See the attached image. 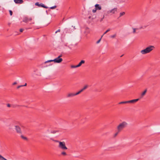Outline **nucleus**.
<instances>
[{
    "label": "nucleus",
    "instance_id": "obj_1",
    "mask_svg": "<svg viewBox=\"0 0 160 160\" xmlns=\"http://www.w3.org/2000/svg\"><path fill=\"white\" fill-rule=\"evenodd\" d=\"M155 47L153 45H149L146 47L145 49L141 51L140 52L142 54H145L150 53L154 50Z\"/></svg>",
    "mask_w": 160,
    "mask_h": 160
},
{
    "label": "nucleus",
    "instance_id": "obj_2",
    "mask_svg": "<svg viewBox=\"0 0 160 160\" xmlns=\"http://www.w3.org/2000/svg\"><path fill=\"white\" fill-rule=\"evenodd\" d=\"M128 123L126 122H123L119 124L117 127L118 131L120 132L122 129L128 126Z\"/></svg>",
    "mask_w": 160,
    "mask_h": 160
},
{
    "label": "nucleus",
    "instance_id": "obj_3",
    "mask_svg": "<svg viewBox=\"0 0 160 160\" xmlns=\"http://www.w3.org/2000/svg\"><path fill=\"white\" fill-rule=\"evenodd\" d=\"M58 143V147L63 151H65L68 149L64 142H60L58 141H56Z\"/></svg>",
    "mask_w": 160,
    "mask_h": 160
},
{
    "label": "nucleus",
    "instance_id": "obj_4",
    "mask_svg": "<svg viewBox=\"0 0 160 160\" xmlns=\"http://www.w3.org/2000/svg\"><path fill=\"white\" fill-rule=\"evenodd\" d=\"M62 56V55L61 54L60 55H59V56H58V57L54 59L48 60L47 61L45 62L44 63H46L47 62H54L55 63H60L62 61V58H60Z\"/></svg>",
    "mask_w": 160,
    "mask_h": 160
},
{
    "label": "nucleus",
    "instance_id": "obj_5",
    "mask_svg": "<svg viewBox=\"0 0 160 160\" xmlns=\"http://www.w3.org/2000/svg\"><path fill=\"white\" fill-rule=\"evenodd\" d=\"M32 19L31 18H28L27 17H25L23 18L22 21L28 23H29L31 24L32 23H33V22H32Z\"/></svg>",
    "mask_w": 160,
    "mask_h": 160
},
{
    "label": "nucleus",
    "instance_id": "obj_6",
    "mask_svg": "<svg viewBox=\"0 0 160 160\" xmlns=\"http://www.w3.org/2000/svg\"><path fill=\"white\" fill-rule=\"evenodd\" d=\"M15 129L17 133L19 134L22 133L21 129L20 127L18 125L15 126Z\"/></svg>",
    "mask_w": 160,
    "mask_h": 160
},
{
    "label": "nucleus",
    "instance_id": "obj_7",
    "mask_svg": "<svg viewBox=\"0 0 160 160\" xmlns=\"http://www.w3.org/2000/svg\"><path fill=\"white\" fill-rule=\"evenodd\" d=\"M35 5L39 7H42L45 8H48V7L44 5L43 4L41 3L39 4V2H37L35 3Z\"/></svg>",
    "mask_w": 160,
    "mask_h": 160
},
{
    "label": "nucleus",
    "instance_id": "obj_8",
    "mask_svg": "<svg viewBox=\"0 0 160 160\" xmlns=\"http://www.w3.org/2000/svg\"><path fill=\"white\" fill-rule=\"evenodd\" d=\"M117 11V8H114L111 10H108L107 12V13L108 14H114Z\"/></svg>",
    "mask_w": 160,
    "mask_h": 160
},
{
    "label": "nucleus",
    "instance_id": "obj_9",
    "mask_svg": "<svg viewBox=\"0 0 160 160\" xmlns=\"http://www.w3.org/2000/svg\"><path fill=\"white\" fill-rule=\"evenodd\" d=\"M76 95L75 93L72 92L68 93L66 97L68 98L72 97H74Z\"/></svg>",
    "mask_w": 160,
    "mask_h": 160
},
{
    "label": "nucleus",
    "instance_id": "obj_10",
    "mask_svg": "<svg viewBox=\"0 0 160 160\" xmlns=\"http://www.w3.org/2000/svg\"><path fill=\"white\" fill-rule=\"evenodd\" d=\"M23 31H13V34L16 36L20 34Z\"/></svg>",
    "mask_w": 160,
    "mask_h": 160
},
{
    "label": "nucleus",
    "instance_id": "obj_11",
    "mask_svg": "<svg viewBox=\"0 0 160 160\" xmlns=\"http://www.w3.org/2000/svg\"><path fill=\"white\" fill-rule=\"evenodd\" d=\"M139 100V99H133L129 101H128V103H135L137 102Z\"/></svg>",
    "mask_w": 160,
    "mask_h": 160
},
{
    "label": "nucleus",
    "instance_id": "obj_12",
    "mask_svg": "<svg viewBox=\"0 0 160 160\" xmlns=\"http://www.w3.org/2000/svg\"><path fill=\"white\" fill-rule=\"evenodd\" d=\"M14 1L16 4H22L23 2L22 0H14Z\"/></svg>",
    "mask_w": 160,
    "mask_h": 160
},
{
    "label": "nucleus",
    "instance_id": "obj_13",
    "mask_svg": "<svg viewBox=\"0 0 160 160\" xmlns=\"http://www.w3.org/2000/svg\"><path fill=\"white\" fill-rule=\"evenodd\" d=\"M146 27H147L146 26L143 25V26H142L139 27L137 29H146Z\"/></svg>",
    "mask_w": 160,
    "mask_h": 160
},
{
    "label": "nucleus",
    "instance_id": "obj_14",
    "mask_svg": "<svg viewBox=\"0 0 160 160\" xmlns=\"http://www.w3.org/2000/svg\"><path fill=\"white\" fill-rule=\"evenodd\" d=\"M85 61L83 60H82L81 61V62L79 63V64L77 65L78 67H79L81 66L82 64H84L85 63Z\"/></svg>",
    "mask_w": 160,
    "mask_h": 160
},
{
    "label": "nucleus",
    "instance_id": "obj_15",
    "mask_svg": "<svg viewBox=\"0 0 160 160\" xmlns=\"http://www.w3.org/2000/svg\"><path fill=\"white\" fill-rule=\"evenodd\" d=\"M95 9H96L100 10V6H99V4H96L95 5Z\"/></svg>",
    "mask_w": 160,
    "mask_h": 160
},
{
    "label": "nucleus",
    "instance_id": "obj_16",
    "mask_svg": "<svg viewBox=\"0 0 160 160\" xmlns=\"http://www.w3.org/2000/svg\"><path fill=\"white\" fill-rule=\"evenodd\" d=\"M95 9H96L100 10V6H99V4H96L95 5Z\"/></svg>",
    "mask_w": 160,
    "mask_h": 160
},
{
    "label": "nucleus",
    "instance_id": "obj_17",
    "mask_svg": "<svg viewBox=\"0 0 160 160\" xmlns=\"http://www.w3.org/2000/svg\"><path fill=\"white\" fill-rule=\"evenodd\" d=\"M65 151H63L61 152V155L63 156H66L67 155V153L65 152Z\"/></svg>",
    "mask_w": 160,
    "mask_h": 160
},
{
    "label": "nucleus",
    "instance_id": "obj_18",
    "mask_svg": "<svg viewBox=\"0 0 160 160\" xmlns=\"http://www.w3.org/2000/svg\"><path fill=\"white\" fill-rule=\"evenodd\" d=\"M83 91V90H82V89H81L79 91L77 92L76 93H75L76 94V95H77L79 94L81 92H82Z\"/></svg>",
    "mask_w": 160,
    "mask_h": 160
},
{
    "label": "nucleus",
    "instance_id": "obj_19",
    "mask_svg": "<svg viewBox=\"0 0 160 160\" xmlns=\"http://www.w3.org/2000/svg\"><path fill=\"white\" fill-rule=\"evenodd\" d=\"M147 89H146L145 90H144V91L143 92H142V93L141 94V96L142 97H143L145 94L147 92Z\"/></svg>",
    "mask_w": 160,
    "mask_h": 160
},
{
    "label": "nucleus",
    "instance_id": "obj_20",
    "mask_svg": "<svg viewBox=\"0 0 160 160\" xmlns=\"http://www.w3.org/2000/svg\"><path fill=\"white\" fill-rule=\"evenodd\" d=\"M0 160H7L6 158L2 157L0 154Z\"/></svg>",
    "mask_w": 160,
    "mask_h": 160
},
{
    "label": "nucleus",
    "instance_id": "obj_21",
    "mask_svg": "<svg viewBox=\"0 0 160 160\" xmlns=\"http://www.w3.org/2000/svg\"><path fill=\"white\" fill-rule=\"evenodd\" d=\"M21 137L22 139L24 140H27V137L24 136L23 135H21Z\"/></svg>",
    "mask_w": 160,
    "mask_h": 160
},
{
    "label": "nucleus",
    "instance_id": "obj_22",
    "mask_svg": "<svg viewBox=\"0 0 160 160\" xmlns=\"http://www.w3.org/2000/svg\"><path fill=\"white\" fill-rule=\"evenodd\" d=\"M88 87V85H86L85 86H84V87L82 88V89L83 90V91L84 90L87 88Z\"/></svg>",
    "mask_w": 160,
    "mask_h": 160
},
{
    "label": "nucleus",
    "instance_id": "obj_23",
    "mask_svg": "<svg viewBox=\"0 0 160 160\" xmlns=\"http://www.w3.org/2000/svg\"><path fill=\"white\" fill-rule=\"evenodd\" d=\"M126 103H128V101H124V102H122L119 103V104H125Z\"/></svg>",
    "mask_w": 160,
    "mask_h": 160
},
{
    "label": "nucleus",
    "instance_id": "obj_24",
    "mask_svg": "<svg viewBox=\"0 0 160 160\" xmlns=\"http://www.w3.org/2000/svg\"><path fill=\"white\" fill-rule=\"evenodd\" d=\"M89 33L88 31H85L84 32V33L85 35H87Z\"/></svg>",
    "mask_w": 160,
    "mask_h": 160
},
{
    "label": "nucleus",
    "instance_id": "obj_25",
    "mask_svg": "<svg viewBox=\"0 0 160 160\" xmlns=\"http://www.w3.org/2000/svg\"><path fill=\"white\" fill-rule=\"evenodd\" d=\"M77 67H78V65H72L71 66V68H77Z\"/></svg>",
    "mask_w": 160,
    "mask_h": 160
},
{
    "label": "nucleus",
    "instance_id": "obj_26",
    "mask_svg": "<svg viewBox=\"0 0 160 160\" xmlns=\"http://www.w3.org/2000/svg\"><path fill=\"white\" fill-rule=\"evenodd\" d=\"M125 14V13L124 12H122L120 13V17H121L122 16L124 15Z\"/></svg>",
    "mask_w": 160,
    "mask_h": 160
},
{
    "label": "nucleus",
    "instance_id": "obj_27",
    "mask_svg": "<svg viewBox=\"0 0 160 160\" xmlns=\"http://www.w3.org/2000/svg\"><path fill=\"white\" fill-rule=\"evenodd\" d=\"M118 132H118H116V133H115L114 134V137H116L117 135L118 134V133L119 132Z\"/></svg>",
    "mask_w": 160,
    "mask_h": 160
},
{
    "label": "nucleus",
    "instance_id": "obj_28",
    "mask_svg": "<svg viewBox=\"0 0 160 160\" xmlns=\"http://www.w3.org/2000/svg\"><path fill=\"white\" fill-rule=\"evenodd\" d=\"M9 13H10V14L11 16H12V12L11 10H9Z\"/></svg>",
    "mask_w": 160,
    "mask_h": 160
},
{
    "label": "nucleus",
    "instance_id": "obj_29",
    "mask_svg": "<svg viewBox=\"0 0 160 160\" xmlns=\"http://www.w3.org/2000/svg\"><path fill=\"white\" fill-rule=\"evenodd\" d=\"M56 7H57V6H54L51 7L50 8L51 9H53L55 8Z\"/></svg>",
    "mask_w": 160,
    "mask_h": 160
},
{
    "label": "nucleus",
    "instance_id": "obj_30",
    "mask_svg": "<svg viewBox=\"0 0 160 160\" xmlns=\"http://www.w3.org/2000/svg\"><path fill=\"white\" fill-rule=\"evenodd\" d=\"M97 10V9L94 8V9H93L92 10V11L93 13H95L96 12Z\"/></svg>",
    "mask_w": 160,
    "mask_h": 160
},
{
    "label": "nucleus",
    "instance_id": "obj_31",
    "mask_svg": "<svg viewBox=\"0 0 160 160\" xmlns=\"http://www.w3.org/2000/svg\"><path fill=\"white\" fill-rule=\"evenodd\" d=\"M22 87V85H19V86H18L17 87V88L18 89L19 88L21 87Z\"/></svg>",
    "mask_w": 160,
    "mask_h": 160
},
{
    "label": "nucleus",
    "instance_id": "obj_32",
    "mask_svg": "<svg viewBox=\"0 0 160 160\" xmlns=\"http://www.w3.org/2000/svg\"><path fill=\"white\" fill-rule=\"evenodd\" d=\"M7 106L8 107H11V105L10 104H7Z\"/></svg>",
    "mask_w": 160,
    "mask_h": 160
},
{
    "label": "nucleus",
    "instance_id": "obj_33",
    "mask_svg": "<svg viewBox=\"0 0 160 160\" xmlns=\"http://www.w3.org/2000/svg\"><path fill=\"white\" fill-rule=\"evenodd\" d=\"M136 32V31H132V32H131V33H135Z\"/></svg>",
    "mask_w": 160,
    "mask_h": 160
},
{
    "label": "nucleus",
    "instance_id": "obj_34",
    "mask_svg": "<svg viewBox=\"0 0 160 160\" xmlns=\"http://www.w3.org/2000/svg\"><path fill=\"white\" fill-rule=\"evenodd\" d=\"M116 36V35L115 34L113 35H112L111 36V37L112 38H114Z\"/></svg>",
    "mask_w": 160,
    "mask_h": 160
},
{
    "label": "nucleus",
    "instance_id": "obj_35",
    "mask_svg": "<svg viewBox=\"0 0 160 160\" xmlns=\"http://www.w3.org/2000/svg\"><path fill=\"white\" fill-rule=\"evenodd\" d=\"M100 42V39H99L96 42L97 44L99 43Z\"/></svg>",
    "mask_w": 160,
    "mask_h": 160
},
{
    "label": "nucleus",
    "instance_id": "obj_36",
    "mask_svg": "<svg viewBox=\"0 0 160 160\" xmlns=\"http://www.w3.org/2000/svg\"><path fill=\"white\" fill-rule=\"evenodd\" d=\"M27 83H25V84L24 85H22V87H23V86H27Z\"/></svg>",
    "mask_w": 160,
    "mask_h": 160
},
{
    "label": "nucleus",
    "instance_id": "obj_37",
    "mask_svg": "<svg viewBox=\"0 0 160 160\" xmlns=\"http://www.w3.org/2000/svg\"><path fill=\"white\" fill-rule=\"evenodd\" d=\"M17 83V82H14L13 83V85H14L16 84Z\"/></svg>",
    "mask_w": 160,
    "mask_h": 160
},
{
    "label": "nucleus",
    "instance_id": "obj_38",
    "mask_svg": "<svg viewBox=\"0 0 160 160\" xmlns=\"http://www.w3.org/2000/svg\"><path fill=\"white\" fill-rule=\"evenodd\" d=\"M60 31L59 30H58V31H57L56 32H55V33H57L58 32H59Z\"/></svg>",
    "mask_w": 160,
    "mask_h": 160
},
{
    "label": "nucleus",
    "instance_id": "obj_39",
    "mask_svg": "<svg viewBox=\"0 0 160 160\" xmlns=\"http://www.w3.org/2000/svg\"><path fill=\"white\" fill-rule=\"evenodd\" d=\"M19 30H23V29L22 28H20Z\"/></svg>",
    "mask_w": 160,
    "mask_h": 160
},
{
    "label": "nucleus",
    "instance_id": "obj_40",
    "mask_svg": "<svg viewBox=\"0 0 160 160\" xmlns=\"http://www.w3.org/2000/svg\"><path fill=\"white\" fill-rule=\"evenodd\" d=\"M108 31L107 30L106 31V32L104 33H106Z\"/></svg>",
    "mask_w": 160,
    "mask_h": 160
},
{
    "label": "nucleus",
    "instance_id": "obj_41",
    "mask_svg": "<svg viewBox=\"0 0 160 160\" xmlns=\"http://www.w3.org/2000/svg\"><path fill=\"white\" fill-rule=\"evenodd\" d=\"M12 127L9 128V129H12Z\"/></svg>",
    "mask_w": 160,
    "mask_h": 160
},
{
    "label": "nucleus",
    "instance_id": "obj_42",
    "mask_svg": "<svg viewBox=\"0 0 160 160\" xmlns=\"http://www.w3.org/2000/svg\"><path fill=\"white\" fill-rule=\"evenodd\" d=\"M133 30H135V29H133Z\"/></svg>",
    "mask_w": 160,
    "mask_h": 160
}]
</instances>
